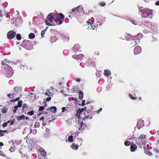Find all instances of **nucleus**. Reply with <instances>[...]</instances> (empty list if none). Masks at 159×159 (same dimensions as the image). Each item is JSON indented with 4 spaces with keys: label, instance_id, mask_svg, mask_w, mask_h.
I'll use <instances>...</instances> for the list:
<instances>
[{
    "label": "nucleus",
    "instance_id": "obj_23",
    "mask_svg": "<svg viewBox=\"0 0 159 159\" xmlns=\"http://www.w3.org/2000/svg\"><path fill=\"white\" fill-rule=\"evenodd\" d=\"M49 110L52 112L56 113L57 109L56 107L52 106L49 108Z\"/></svg>",
    "mask_w": 159,
    "mask_h": 159
},
{
    "label": "nucleus",
    "instance_id": "obj_6",
    "mask_svg": "<svg viewBox=\"0 0 159 159\" xmlns=\"http://www.w3.org/2000/svg\"><path fill=\"white\" fill-rule=\"evenodd\" d=\"M59 16H57V17H56V18H55L54 20V21L56 22V24H55L54 23H53V24L54 25H60L63 22L64 20L63 19L64 18V16L62 14H60L59 13Z\"/></svg>",
    "mask_w": 159,
    "mask_h": 159
},
{
    "label": "nucleus",
    "instance_id": "obj_34",
    "mask_svg": "<svg viewBox=\"0 0 159 159\" xmlns=\"http://www.w3.org/2000/svg\"><path fill=\"white\" fill-rule=\"evenodd\" d=\"M29 37L30 39H33L35 35L33 33H30L29 35Z\"/></svg>",
    "mask_w": 159,
    "mask_h": 159
},
{
    "label": "nucleus",
    "instance_id": "obj_63",
    "mask_svg": "<svg viewBox=\"0 0 159 159\" xmlns=\"http://www.w3.org/2000/svg\"><path fill=\"white\" fill-rule=\"evenodd\" d=\"M85 102V100H84L82 102V105H85V103H84Z\"/></svg>",
    "mask_w": 159,
    "mask_h": 159
},
{
    "label": "nucleus",
    "instance_id": "obj_42",
    "mask_svg": "<svg viewBox=\"0 0 159 159\" xmlns=\"http://www.w3.org/2000/svg\"><path fill=\"white\" fill-rule=\"evenodd\" d=\"M129 97L130 99L132 100H135L137 98V97L135 98L132 94H129Z\"/></svg>",
    "mask_w": 159,
    "mask_h": 159
},
{
    "label": "nucleus",
    "instance_id": "obj_57",
    "mask_svg": "<svg viewBox=\"0 0 159 159\" xmlns=\"http://www.w3.org/2000/svg\"><path fill=\"white\" fill-rule=\"evenodd\" d=\"M27 107L26 106V105L25 104V105H24L23 107L22 108V110H24V107Z\"/></svg>",
    "mask_w": 159,
    "mask_h": 159
},
{
    "label": "nucleus",
    "instance_id": "obj_27",
    "mask_svg": "<svg viewBox=\"0 0 159 159\" xmlns=\"http://www.w3.org/2000/svg\"><path fill=\"white\" fill-rule=\"evenodd\" d=\"M71 148L73 149L76 150L78 149L79 146L78 145L73 143L70 146Z\"/></svg>",
    "mask_w": 159,
    "mask_h": 159
},
{
    "label": "nucleus",
    "instance_id": "obj_53",
    "mask_svg": "<svg viewBox=\"0 0 159 159\" xmlns=\"http://www.w3.org/2000/svg\"><path fill=\"white\" fill-rule=\"evenodd\" d=\"M155 5L157 6H159V0L157 1L156 2Z\"/></svg>",
    "mask_w": 159,
    "mask_h": 159
},
{
    "label": "nucleus",
    "instance_id": "obj_24",
    "mask_svg": "<svg viewBox=\"0 0 159 159\" xmlns=\"http://www.w3.org/2000/svg\"><path fill=\"white\" fill-rule=\"evenodd\" d=\"M111 73L109 70H104V74L107 76H108L111 75Z\"/></svg>",
    "mask_w": 159,
    "mask_h": 159
},
{
    "label": "nucleus",
    "instance_id": "obj_60",
    "mask_svg": "<svg viewBox=\"0 0 159 159\" xmlns=\"http://www.w3.org/2000/svg\"><path fill=\"white\" fill-rule=\"evenodd\" d=\"M13 149L11 148H10L9 149V150L11 152H12V151H13Z\"/></svg>",
    "mask_w": 159,
    "mask_h": 159
},
{
    "label": "nucleus",
    "instance_id": "obj_30",
    "mask_svg": "<svg viewBox=\"0 0 159 159\" xmlns=\"http://www.w3.org/2000/svg\"><path fill=\"white\" fill-rule=\"evenodd\" d=\"M48 28V27H46V28L44 29L41 32V35L42 37H44V34H45V32L46 31Z\"/></svg>",
    "mask_w": 159,
    "mask_h": 159
},
{
    "label": "nucleus",
    "instance_id": "obj_16",
    "mask_svg": "<svg viewBox=\"0 0 159 159\" xmlns=\"http://www.w3.org/2000/svg\"><path fill=\"white\" fill-rule=\"evenodd\" d=\"M146 139V135L144 134H141L139 137V140L141 141L142 144H144L145 142V140Z\"/></svg>",
    "mask_w": 159,
    "mask_h": 159
},
{
    "label": "nucleus",
    "instance_id": "obj_18",
    "mask_svg": "<svg viewBox=\"0 0 159 159\" xmlns=\"http://www.w3.org/2000/svg\"><path fill=\"white\" fill-rule=\"evenodd\" d=\"M87 61L89 62L88 65H89V66L93 67L94 66L95 62L92 60L91 59H89Z\"/></svg>",
    "mask_w": 159,
    "mask_h": 159
},
{
    "label": "nucleus",
    "instance_id": "obj_13",
    "mask_svg": "<svg viewBox=\"0 0 159 159\" xmlns=\"http://www.w3.org/2000/svg\"><path fill=\"white\" fill-rule=\"evenodd\" d=\"M104 19L98 18L96 20V23H97V26L98 25H102L104 23Z\"/></svg>",
    "mask_w": 159,
    "mask_h": 159
},
{
    "label": "nucleus",
    "instance_id": "obj_19",
    "mask_svg": "<svg viewBox=\"0 0 159 159\" xmlns=\"http://www.w3.org/2000/svg\"><path fill=\"white\" fill-rule=\"evenodd\" d=\"M137 146L135 144H132L130 147V149L131 152H134L137 150Z\"/></svg>",
    "mask_w": 159,
    "mask_h": 159
},
{
    "label": "nucleus",
    "instance_id": "obj_14",
    "mask_svg": "<svg viewBox=\"0 0 159 159\" xmlns=\"http://www.w3.org/2000/svg\"><path fill=\"white\" fill-rule=\"evenodd\" d=\"M137 127L139 129L141 128L142 127L144 126V124L143 121V120H139L137 125Z\"/></svg>",
    "mask_w": 159,
    "mask_h": 159
},
{
    "label": "nucleus",
    "instance_id": "obj_15",
    "mask_svg": "<svg viewBox=\"0 0 159 159\" xmlns=\"http://www.w3.org/2000/svg\"><path fill=\"white\" fill-rule=\"evenodd\" d=\"M78 125L79 126V129L80 130H83L86 127V125L85 124H83V122H79Z\"/></svg>",
    "mask_w": 159,
    "mask_h": 159
},
{
    "label": "nucleus",
    "instance_id": "obj_51",
    "mask_svg": "<svg viewBox=\"0 0 159 159\" xmlns=\"http://www.w3.org/2000/svg\"><path fill=\"white\" fill-rule=\"evenodd\" d=\"M139 11H141L142 12H143V9L142 7H139Z\"/></svg>",
    "mask_w": 159,
    "mask_h": 159
},
{
    "label": "nucleus",
    "instance_id": "obj_4",
    "mask_svg": "<svg viewBox=\"0 0 159 159\" xmlns=\"http://www.w3.org/2000/svg\"><path fill=\"white\" fill-rule=\"evenodd\" d=\"M59 16V13L56 12L50 13L48 14L47 17V19L45 20V22L46 25L49 26L53 25H52L49 23L48 22L52 23L54 20L55 18L57 17V16Z\"/></svg>",
    "mask_w": 159,
    "mask_h": 159
},
{
    "label": "nucleus",
    "instance_id": "obj_46",
    "mask_svg": "<svg viewBox=\"0 0 159 159\" xmlns=\"http://www.w3.org/2000/svg\"><path fill=\"white\" fill-rule=\"evenodd\" d=\"M17 92H16L13 94L12 93L11 94V96H12L13 98L15 97L17 95Z\"/></svg>",
    "mask_w": 159,
    "mask_h": 159
},
{
    "label": "nucleus",
    "instance_id": "obj_47",
    "mask_svg": "<svg viewBox=\"0 0 159 159\" xmlns=\"http://www.w3.org/2000/svg\"><path fill=\"white\" fill-rule=\"evenodd\" d=\"M27 114L30 116H32L34 115V111H31L28 112Z\"/></svg>",
    "mask_w": 159,
    "mask_h": 159
},
{
    "label": "nucleus",
    "instance_id": "obj_56",
    "mask_svg": "<svg viewBox=\"0 0 159 159\" xmlns=\"http://www.w3.org/2000/svg\"><path fill=\"white\" fill-rule=\"evenodd\" d=\"M102 108H100V109L98 111H97V113L98 114H99V112L100 111H101L102 110Z\"/></svg>",
    "mask_w": 159,
    "mask_h": 159
},
{
    "label": "nucleus",
    "instance_id": "obj_5",
    "mask_svg": "<svg viewBox=\"0 0 159 159\" xmlns=\"http://www.w3.org/2000/svg\"><path fill=\"white\" fill-rule=\"evenodd\" d=\"M152 10L149 9L148 8H145L143 9V12H142L141 16L144 18H152Z\"/></svg>",
    "mask_w": 159,
    "mask_h": 159
},
{
    "label": "nucleus",
    "instance_id": "obj_2",
    "mask_svg": "<svg viewBox=\"0 0 159 159\" xmlns=\"http://www.w3.org/2000/svg\"><path fill=\"white\" fill-rule=\"evenodd\" d=\"M141 25L144 28H145L149 32L153 33L154 34H157L158 32V30L156 27L154 25H153L151 22H147L144 21L142 22V24H139Z\"/></svg>",
    "mask_w": 159,
    "mask_h": 159
},
{
    "label": "nucleus",
    "instance_id": "obj_8",
    "mask_svg": "<svg viewBox=\"0 0 159 159\" xmlns=\"http://www.w3.org/2000/svg\"><path fill=\"white\" fill-rule=\"evenodd\" d=\"M85 108L86 107H85L84 108H83L81 109L79 108L78 110L77 111V113L76 114V116L78 118H82L81 117L82 116H81V113L83 111L85 110ZM82 118H83V117Z\"/></svg>",
    "mask_w": 159,
    "mask_h": 159
},
{
    "label": "nucleus",
    "instance_id": "obj_11",
    "mask_svg": "<svg viewBox=\"0 0 159 159\" xmlns=\"http://www.w3.org/2000/svg\"><path fill=\"white\" fill-rule=\"evenodd\" d=\"M46 154L47 152L45 151L43 148H40V155L42 156L40 159H46Z\"/></svg>",
    "mask_w": 159,
    "mask_h": 159
},
{
    "label": "nucleus",
    "instance_id": "obj_3",
    "mask_svg": "<svg viewBox=\"0 0 159 159\" xmlns=\"http://www.w3.org/2000/svg\"><path fill=\"white\" fill-rule=\"evenodd\" d=\"M42 94H43V96L44 97L45 96H47L48 97L47 98H45L43 100V105L44 107L47 106L46 102H48L51 99V96H52L53 93L52 92V90H51V89H48L46 90L45 91H42L41 92Z\"/></svg>",
    "mask_w": 159,
    "mask_h": 159
},
{
    "label": "nucleus",
    "instance_id": "obj_54",
    "mask_svg": "<svg viewBox=\"0 0 159 159\" xmlns=\"http://www.w3.org/2000/svg\"><path fill=\"white\" fill-rule=\"evenodd\" d=\"M75 80L77 82H80V79L76 78L75 79Z\"/></svg>",
    "mask_w": 159,
    "mask_h": 159
},
{
    "label": "nucleus",
    "instance_id": "obj_39",
    "mask_svg": "<svg viewBox=\"0 0 159 159\" xmlns=\"http://www.w3.org/2000/svg\"><path fill=\"white\" fill-rule=\"evenodd\" d=\"M145 153L150 156L152 155V153L148 150L145 151Z\"/></svg>",
    "mask_w": 159,
    "mask_h": 159
},
{
    "label": "nucleus",
    "instance_id": "obj_52",
    "mask_svg": "<svg viewBox=\"0 0 159 159\" xmlns=\"http://www.w3.org/2000/svg\"><path fill=\"white\" fill-rule=\"evenodd\" d=\"M66 110V109L65 107H63L62 108V112H64Z\"/></svg>",
    "mask_w": 159,
    "mask_h": 159
},
{
    "label": "nucleus",
    "instance_id": "obj_59",
    "mask_svg": "<svg viewBox=\"0 0 159 159\" xmlns=\"http://www.w3.org/2000/svg\"><path fill=\"white\" fill-rule=\"evenodd\" d=\"M20 99L19 98H17L15 100H14V101H16L19 100Z\"/></svg>",
    "mask_w": 159,
    "mask_h": 159
},
{
    "label": "nucleus",
    "instance_id": "obj_20",
    "mask_svg": "<svg viewBox=\"0 0 159 159\" xmlns=\"http://www.w3.org/2000/svg\"><path fill=\"white\" fill-rule=\"evenodd\" d=\"M143 37L142 34L140 33H139L136 35L134 37V39L135 40H139L142 38Z\"/></svg>",
    "mask_w": 159,
    "mask_h": 159
},
{
    "label": "nucleus",
    "instance_id": "obj_21",
    "mask_svg": "<svg viewBox=\"0 0 159 159\" xmlns=\"http://www.w3.org/2000/svg\"><path fill=\"white\" fill-rule=\"evenodd\" d=\"M85 60H84V61H82V62H81L80 63V65L84 67H85V66H89V65H88L89 62L87 61H86L87 60H86V62L84 61Z\"/></svg>",
    "mask_w": 159,
    "mask_h": 159
},
{
    "label": "nucleus",
    "instance_id": "obj_48",
    "mask_svg": "<svg viewBox=\"0 0 159 159\" xmlns=\"http://www.w3.org/2000/svg\"><path fill=\"white\" fill-rule=\"evenodd\" d=\"M15 121H15V119H13V120H12L11 122V123H10V125H13L14 123L15 122Z\"/></svg>",
    "mask_w": 159,
    "mask_h": 159
},
{
    "label": "nucleus",
    "instance_id": "obj_55",
    "mask_svg": "<svg viewBox=\"0 0 159 159\" xmlns=\"http://www.w3.org/2000/svg\"><path fill=\"white\" fill-rule=\"evenodd\" d=\"M44 110V107L43 106H40V111H43Z\"/></svg>",
    "mask_w": 159,
    "mask_h": 159
},
{
    "label": "nucleus",
    "instance_id": "obj_31",
    "mask_svg": "<svg viewBox=\"0 0 159 159\" xmlns=\"http://www.w3.org/2000/svg\"><path fill=\"white\" fill-rule=\"evenodd\" d=\"M55 36H56L57 37V39H58L60 38H61L62 36L61 34L57 31H56V32H55Z\"/></svg>",
    "mask_w": 159,
    "mask_h": 159
},
{
    "label": "nucleus",
    "instance_id": "obj_41",
    "mask_svg": "<svg viewBox=\"0 0 159 159\" xmlns=\"http://www.w3.org/2000/svg\"><path fill=\"white\" fill-rule=\"evenodd\" d=\"M16 38L18 40H20L21 39V36L20 34H17L16 36Z\"/></svg>",
    "mask_w": 159,
    "mask_h": 159
},
{
    "label": "nucleus",
    "instance_id": "obj_22",
    "mask_svg": "<svg viewBox=\"0 0 159 159\" xmlns=\"http://www.w3.org/2000/svg\"><path fill=\"white\" fill-rule=\"evenodd\" d=\"M57 38L56 36H51L50 40V42L52 43L55 42L57 40Z\"/></svg>",
    "mask_w": 159,
    "mask_h": 159
},
{
    "label": "nucleus",
    "instance_id": "obj_35",
    "mask_svg": "<svg viewBox=\"0 0 159 159\" xmlns=\"http://www.w3.org/2000/svg\"><path fill=\"white\" fill-rule=\"evenodd\" d=\"M124 143H125V145L126 146H129V145H130L131 144L130 142L128 141H125Z\"/></svg>",
    "mask_w": 159,
    "mask_h": 159
},
{
    "label": "nucleus",
    "instance_id": "obj_61",
    "mask_svg": "<svg viewBox=\"0 0 159 159\" xmlns=\"http://www.w3.org/2000/svg\"><path fill=\"white\" fill-rule=\"evenodd\" d=\"M18 107V106H15V107H14V109H16V110H17V109Z\"/></svg>",
    "mask_w": 159,
    "mask_h": 159
},
{
    "label": "nucleus",
    "instance_id": "obj_45",
    "mask_svg": "<svg viewBox=\"0 0 159 159\" xmlns=\"http://www.w3.org/2000/svg\"><path fill=\"white\" fill-rule=\"evenodd\" d=\"M22 101H19L18 102V107H21V106H22V105H21V103H22Z\"/></svg>",
    "mask_w": 159,
    "mask_h": 159
},
{
    "label": "nucleus",
    "instance_id": "obj_50",
    "mask_svg": "<svg viewBox=\"0 0 159 159\" xmlns=\"http://www.w3.org/2000/svg\"><path fill=\"white\" fill-rule=\"evenodd\" d=\"M7 125V123L5 122L2 124V126L3 127H5Z\"/></svg>",
    "mask_w": 159,
    "mask_h": 159
},
{
    "label": "nucleus",
    "instance_id": "obj_32",
    "mask_svg": "<svg viewBox=\"0 0 159 159\" xmlns=\"http://www.w3.org/2000/svg\"><path fill=\"white\" fill-rule=\"evenodd\" d=\"M68 141L70 142H72L74 141L73 136L72 135L70 136L68 139Z\"/></svg>",
    "mask_w": 159,
    "mask_h": 159
},
{
    "label": "nucleus",
    "instance_id": "obj_64",
    "mask_svg": "<svg viewBox=\"0 0 159 159\" xmlns=\"http://www.w3.org/2000/svg\"><path fill=\"white\" fill-rule=\"evenodd\" d=\"M70 134H72V135H73L74 134V132L73 131H71L70 132Z\"/></svg>",
    "mask_w": 159,
    "mask_h": 159
},
{
    "label": "nucleus",
    "instance_id": "obj_33",
    "mask_svg": "<svg viewBox=\"0 0 159 159\" xmlns=\"http://www.w3.org/2000/svg\"><path fill=\"white\" fill-rule=\"evenodd\" d=\"M83 97V93L82 92H80L79 94V98L80 99H82Z\"/></svg>",
    "mask_w": 159,
    "mask_h": 159
},
{
    "label": "nucleus",
    "instance_id": "obj_58",
    "mask_svg": "<svg viewBox=\"0 0 159 159\" xmlns=\"http://www.w3.org/2000/svg\"><path fill=\"white\" fill-rule=\"evenodd\" d=\"M94 19L93 18H91V23H93L94 21Z\"/></svg>",
    "mask_w": 159,
    "mask_h": 159
},
{
    "label": "nucleus",
    "instance_id": "obj_10",
    "mask_svg": "<svg viewBox=\"0 0 159 159\" xmlns=\"http://www.w3.org/2000/svg\"><path fill=\"white\" fill-rule=\"evenodd\" d=\"M80 9H81V10H83V7L82 5H79L76 8L72 9V13L74 12L75 13H76L80 10Z\"/></svg>",
    "mask_w": 159,
    "mask_h": 159
},
{
    "label": "nucleus",
    "instance_id": "obj_36",
    "mask_svg": "<svg viewBox=\"0 0 159 159\" xmlns=\"http://www.w3.org/2000/svg\"><path fill=\"white\" fill-rule=\"evenodd\" d=\"M135 39H134L131 40V44L132 45H136V41L135 40Z\"/></svg>",
    "mask_w": 159,
    "mask_h": 159
},
{
    "label": "nucleus",
    "instance_id": "obj_28",
    "mask_svg": "<svg viewBox=\"0 0 159 159\" xmlns=\"http://www.w3.org/2000/svg\"><path fill=\"white\" fill-rule=\"evenodd\" d=\"M80 48L79 45L78 44H75L74 45L73 47V49L75 51H78Z\"/></svg>",
    "mask_w": 159,
    "mask_h": 159
},
{
    "label": "nucleus",
    "instance_id": "obj_12",
    "mask_svg": "<svg viewBox=\"0 0 159 159\" xmlns=\"http://www.w3.org/2000/svg\"><path fill=\"white\" fill-rule=\"evenodd\" d=\"M141 48L139 46H136L134 49V52L135 55H137L141 52Z\"/></svg>",
    "mask_w": 159,
    "mask_h": 159
},
{
    "label": "nucleus",
    "instance_id": "obj_49",
    "mask_svg": "<svg viewBox=\"0 0 159 159\" xmlns=\"http://www.w3.org/2000/svg\"><path fill=\"white\" fill-rule=\"evenodd\" d=\"M69 38L68 37L66 38L65 39H63V41L66 42V41H68L69 40Z\"/></svg>",
    "mask_w": 159,
    "mask_h": 159
},
{
    "label": "nucleus",
    "instance_id": "obj_43",
    "mask_svg": "<svg viewBox=\"0 0 159 159\" xmlns=\"http://www.w3.org/2000/svg\"><path fill=\"white\" fill-rule=\"evenodd\" d=\"M101 72L102 73V72L101 71H97V72L96 73V75L98 77H100L101 74L100 73Z\"/></svg>",
    "mask_w": 159,
    "mask_h": 159
},
{
    "label": "nucleus",
    "instance_id": "obj_26",
    "mask_svg": "<svg viewBox=\"0 0 159 159\" xmlns=\"http://www.w3.org/2000/svg\"><path fill=\"white\" fill-rule=\"evenodd\" d=\"M125 37L127 40L129 41L131 40L134 38V37L133 36L129 35V34H128Z\"/></svg>",
    "mask_w": 159,
    "mask_h": 159
},
{
    "label": "nucleus",
    "instance_id": "obj_9",
    "mask_svg": "<svg viewBox=\"0 0 159 159\" xmlns=\"http://www.w3.org/2000/svg\"><path fill=\"white\" fill-rule=\"evenodd\" d=\"M16 34V33L13 31H11L7 33V38L9 39H11L13 38Z\"/></svg>",
    "mask_w": 159,
    "mask_h": 159
},
{
    "label": "nucleus",
    "instance_id": "obj_37",
    "mask_svg": "<svg viewBox=\"0 0 159 159\" xmlns=\"http://www.w3.org/2000/svg\"><path fill=\"white\" fill-rule=\"evenodd\" d=\"M87 114H89V113L88 112H85V113H84V115H86V116H85V117L83 118V120H84L85 118H86L87 119H88L89 118V116L87 115Z\"/></svg>",
    "mask_w": 159,
    "mask_h": 159
},
{
    "label": "nucleus",
    "instance_id": "obj_17",
    "mask_svg": "<svg viewBox=\"0 0 159 159\" xmlns=\"http://www.w3.org/2000/svg\"><path fill=\"white\" fill-rule=\"evenodd\" d=\"M87 23L89 24L88 28L89 30V29L94 30L95 29V28L96 27L93 23H91V22H90L89 21H88L87 22Z\"/></svg>",
    "mask_w": 159,
    "mask_h": 159
},
{
    "label": "nucleus",
    "instance_id": "obj_29",
    "mask_svg": "<svg viewBox=\"0 0 159 159\" xmlns=\"http://www.w3.org/2000/svg\"><path fill=\"white\" fill-rule=\"evenodd\" d=\"M17 120L18 121H20L22 119H23L24 120H25V116L24 115H22L20 116H19L17 117Z\"/></svg>",
    "mask_w": 159,
    "mask_h": 159
},
{
    "label": "nucleus",
    "instance_id": "obj_40",
    "mask_svg": "<svg viewBox=\"0 0 159 159\" xmlns=\"http://www.w3.org/2000/svg\"><path fill=\"white\" fill-rule=\"evenodd\" d=\"M7 130H0V136H1L3 135V134L5 133L6 132H7Z\"/></svg>",
    "mask_w": 159,
    "mask_h": 159
},
{
    "label": "nucleus",
    "instance_id": "obj_62",
    "mask_svg": "<svg viewBox=\"0 0 159 159\" xmlns=\"http://www.w3.org/2000/svg\"><path fill=\"white\" fill-rule=\"evenodd\" d=\"M51 89V90H52V93L53 92V87H51L50 89Z\"/></svg>",
    "mask_w": 159,
    "mask_h": 159
},
{
    "label": "nucleus",
    "instance_id": "obj_44",
    "mask_svg": "<svg viewBox=\"0 0 159 159\" xmlns=\"http://www.w3.org/2000/svg\"><path fill=\"white\" fill-rule=\"evenodd\" d=\"M99 4L100 6L102 7L104 6L106 4V3L104 2H100Z\"/></svg>",
    "mask_w": 159,
    "mask_h": 159
},
{
    "label": "nucleus",
    "instance_id": "obj_38",
    "mask_svg": "<svg viewBox=\"0 0 159 159\" xmlns=\"http://www.w3.org/2000/svg\"><path fill=\"white\" fill-rule=\"evenodd\" d=\"M131 21L134 25H138V22L137 21H135L134 20H131Z\"/></svg>",
    "mask_w": 159,
    "mask_h": 159
},
{
    "label": "nucleus",
    "instance_id": "obj_1",
    "mask_svg": "<svg viewBox=\"0 0 159 159\" xmlns=\"http://www.w3.org/2000/svg\"><path fill=\"white\" fill-rule=\"evenodd\" d=\"M7 61L6 60V61H2V68L5 75L9 78L12 75L13 71L11 67L6 63H7Z\"/></svg>",
    "mask_w": 159,
    "mask_h": 159
},
{
    "label": "nucleus",
    "instance_id": "obj_25",
    "mask_svg": "<svg viewBox=\"0 0 159 159\" xmlns=\"http://www.w3.org/2000/svg\"><path fill=\"white\" fill-rule=\"evenodd\" d=\"M49 129L48 128L46 129L45 133H44V136L46 138H48L49 136Z\"/></svg>",
    "mask_w": 159,
    "mask_h": 159
},
{
    "label": "nucleus",
    "instance_id": "obj_7",
    "mask_svg": "<svg viewBox=\"0 0 159 159\" xmlns=\"http://www.w3.org/2000/svg\"><path fill=\"white\" fill-rule=\"evenodd\" d=\"M72 57L73 58L76 59L78 61H84V60L85 59V58L84 57V55L82 54L73 55Z\"/></svg>",
    "mask_w": 159,
    "mask_h": 159
}]
</instances>
